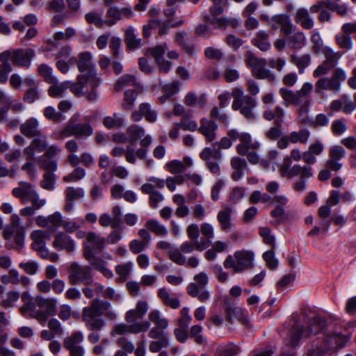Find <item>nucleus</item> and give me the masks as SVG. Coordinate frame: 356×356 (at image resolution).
<instances>
[{
    "mask_svg": "<svg viewBox=\"0 0 356 356\" xmlns=\"http://www.w3.org/2000/svg\"><path fill=\"white\" fill-rule=\"evenodd\" d=\"M52 245L57 250H65L67 252H71L75 248L74 240L63 232L55 235Z\"/></svg>",
    "mask_w": 356,
    "mask_h": 356,
    "instance_id": "5701e85b",
    "label": "nucleus"
},
{
    "mask_svg": "<svg viewBox=\"0 0 356 356\" xmlns=\"http://www.w3.org/2000/svg\"><path fill=\"white\" fill-rule=\"evenodd\" d=\"M202 327L201 325H193L188 332V337L193 339L196 343L199 345H205L207 343V338L202 334Z\"/></svg>",
    "mask_w": 356,
    "mask_h": 356,
    "instance_id": "8fccbe9b",
    "label": "nucleus"
},
{
    "mask_svg": "<svg viewBox=\"0 0 356 356\" xmlns=\"http://www.w3.org/2000/svg\"><path fill=\"white\" fill-rule=\"evenodd\" d=\"M87 241L90 244L86 247H92V249L96 251V254L102 251L106 243V238L92 232L88 234Z\"/></svg>",
    "mask_w": 356,
    "mask_h": 356,
    "instance_id": "4c0bfd02",
    "label": "nucleus"
},
{
    "mask_svg": "<svg viewBox=\"0 0 356 356\" xmlns=\"http://www.w3.org/2000/svg\"><path fill=\"white\" fill-rule=\"evenodd\" d=\"M254 254L249 250H238L234 252V257L228 255L223 264L225 268H232L234 273H241L250 269L253 266Z\"/></svg>",
    "mask_w": 356,
    "mask_h": 356,
    "instance_id": "6e6552de",
    "label": "nucleus"
},
{
    "mask_svg": "<svg viewBox=\"0 0 356 356\" xmlns=\"http://www.w3.org/2000/svg\"><path fill=\"white\" fill-rule=\"evenodd\" d=\"M166 49V44H164L163 45H158L153 48H149L147 50V53L152 56L160 71L163 73L169 72L172 67V63L165 60L163 58Z\"/></svg>",
    "mask_w": 356,
    "mask_h": 356,
    "instance_id": "6ab92c4d",
    "label": "nucleus"
},
{
    "mask_svg": "<svg viewBox=\"0 0 356 356\" xmlns=\"http://www.w3.org/2000/svg\"><path fill=\"white\" fill-rule=\"evenodd\" d=\"M284 110L280 106H277L274 112H268V120H275V127L268 130V138L277 139L282 134V124L283 122Z\"/></svg>",
    "mask_w": 356,
    "mask_h": 356,
    "instance_id": "aec40b11",
    "label": "nucleus"
},
{
    "mask_svg": "<svg viewBox=\"0 0 356 356\" xmlns=\"http://www.w3.org/2000/svg\"><path fill=\"white\" fill-rule=\"evenodd\" d=\"M187 38L188 35L186 32L182 31L177 33L175 40L178 45L180 46L186 53L190 56H193L196 53L195 45L188 42Z\"/></svg>",
    "mask_w": 356,
    "mask_h": 356,
    "instance_id": "e433bc0d",
    "label": "nucleus"
},
{
    "mask_svg": "<svg viewBox=\"0 0 356 356\" xmlns=\"http://www.w3.org/2000/svg\"><path fill=\"white\" fill-rule=\"evenodd\" d=\"M313 88L314 86L312 83L305 82L303 83L301 88L296 91L281 88L280 89V94L286 107L289 104L300 106L299 118L300 123L309 124V125L315 127H325L330 122V120L326 115L323 113L318 114L315 118V120L313 122H312L307 115L309 107L311 105V101L309 98V95L312 91Z\"/></svg>",
    "mask_w": 356,
    "mask_h": 356,
    "instance_id": "f03ea898",
    "label": "nucleus"
},
{
    "mask_svg": "<svg viewBox=\"0 0 356 356\" xmlns=\"http://www.w3.org/2000/svg\"><path fill=\"white\" fill-rule=\"evenodd\" d=\"M310 132L307 129H301L297 131H292L289 136V140L292 143H300L305 144L309 140Z\"/></svg>",
    "mask_w": 356,
    "mask_h": 356,
    "instance_id": "a18cd8bd",
    "label": "nucleus"
},
{
    "mask_svg": "<svg viewBox=\"0 0 356 356\" xmlns=\"http://www.w3.org/2000/svg\"><path fill=\"white\" fill-rule=\"evenodd\" d=\"M127 133L129 137V142L134 143L140 139L145 135V130L143 127L134 124L127 129Z\"/></svg>",
    "mask_w": 356,
    "mask_h": 356,
    "instance_id": "6e6d98bb",
    "label": "nucleus"
},
{
    "mask_svg": "<svg viewBox=\"0 0 356 356\" xmlns=\"http://www.w3.org/2000/svg\"><path fill=\"white\" fill-rule=\"evenodd\" d=\"M289 326L284 341L288 346L296 348L300 346L302 339L323 333L326 321L324 318L316 315L309 317L305 311H302L300 314L293 313L291 315Z\"/></svg>",
    "mask_w": 356,
    "mask_h": 356,
    "instance_id": "f257e3e1",
    "label": "nucleus"
},
{
    "mask_svg": "<svg viewBox=\"0 0 356 356\" xmlns=\"http://www.w3.org/2000/svg\"><path fill=\"white\" fill-rule=\"evenodd\" d=\"M168 346L169 339H152L149 345V350L153 353H160L163 348Z\"/></svg>",
    "mask_w": 356,
    "mask_h": 356,
    "instance_id": "0e129e2a",
    "label": "nucleus"
},
{
    "mask_svg": "<svg viewBox=\"0 0 356 356\" xmlns=\"http://www.w3.org/2000/svg\"><path fill=\"white\" fill-rule=\"evenodd\" d=\"M79 114L73 115L63 129L60 131L62 138H68L74 136L76 138L86 139L91 136L93 134V127L90 122H79Z\"/></svg>",
    "mask_w": 356,
    "mask_h": 356,
    "instance_id": "423d86ee",
    "label": "nucleus"
},
{
    "mask_svg": "<svg viewBox=\"0 0 356 356\" xmlns=\"http://www.w3.org/2000/svg\"><path fill=\"white\" fill-rule=\"evenodd\" d=\"M21 133L27 138H33L40 134L39 123L33 118H31L20 125Z\"/></svg>",
    "mask_w": 356,
    "mask_h": 356,
    "instance_id": "473e14b6",
    "label": "nucleus"
},
{
    "mask_svg": "<svg viewBox=\"0 0 356 356\" xmlns=\"http://www.w3.org/2000/svg\"><path fill=\"white\" fill-rule=\"evenodd\" d=\"M139 108L140 109L143 117L147 122L150 123L156 122L157 119V113L154 110L151 108L150 104L147 103H142L140 104Z\"/></svg>",
    "mask_w": 356,
    "mask_h": 356,
    "instance_id": "13d9d810",
    "label": "nucleus"
},
{
    "mask_svg": "<svg viewBox=\"0 0 356 356\" xmlns=\"http://www.w3.org/2000/svg\"><path fill=\"white\" fill-rule=\"evenodd\" d=\"M330 129L334 136H340L346 132L348 127L342 119H337L332 122Z\"/></svg>",
    "mask_w": 356,
    "mask_h": 356,
    "instance_id": "bf43d9fd",
    "label": "nucleus"
},
{
    "mask_svg": "<svg viewBox=\"0 0 356 356\" xmlns=\"http://www.w3.org/2000/svg\"><path fill=\"white\" fill-rule=\"evenodd\" d=\"M88 86H92V87L99 86V85L91 83L90 78H88L86 76L79 75L76 82L72 83L69 81L68 88L76 96L81 97L85 95L86 92H88Z\"/></svg>",
    "mask_w": 356,
    "mask_h": 356,
    "instance_id": "4be33fe9",
    "label": "nucleus"
},
{
    "mask_svg": "<svg viewBox=\"0 0 356 356\" xmlns=\"http://www.w3.org/2000/svg\"><path fill=\"white\" fill-rule=\"evenodd\" d=\"M3 61H6V67L10 70L12 64L16 67H22L29 68L31 65L32 59L35 56V52L31 48L10 49L0 53Z\"/></svg>",
    "mask_w": 356,
    "mask_h": 356,
    "instance_id": "39448f33",
    "label": "nucleus"
},
{
    "mask_svg": "<svg viewBox=\"0 0 356 356\" xmlns=\"http://www.w3.org/2000/svg\"><path fill=\"white\" fill-rule=\"evenodd\" d=\"M294 21L304 29H311L314 25L313 18L309 15L308 10L305 8H300L296 10Z\"/></svg>",
    "mask_w": 356,
    "mask_h": 356,
    "instance_id": "7c9ffc66",
    "label": "nucleus"
},
{
    "mask_svg": "<svg viewBox=\"0 0 356 356\" xmlns=\"http://www.w3.org/2000/svg\"><path fill=\"white\" fill-rule=\"evenodd\" d=\"M289 60L296 66L299 74H302L305 72V70L311 65L312 56L309 54H293L291 55Z\"/></svg>",
    "mask_w": 356,
    "mask_h": 356,
    "instance_id": "2f4dec72",
    "label": "nucleus"
},
{
    "mask_svg": "<svg viewBox=\"0 0 356 356\" xmlns=\"http://www.w3.org/2000/svg\"><path fill=\"white\" fill-rule=\"evenodd\" d=\"M31 145L39 152L44 151L47 147V137L40 133L38 136L33 137Z\"/></svg>",
    "mask_w": 356,
    "mask_h": 356,
    "instance_id": "774afa93",
    "label": "nucleus"
},
{
    "mask_svg": "<svg viewBox=\"0 0 356 356\" xmlns=\"http://www.w3.org/2000/svg\"><path fill=\"white\" fill-rule=\"evenodd\" d=\"M194 280L196 283L191 282L187 286V293L193 298H197L200 302L207 301L210 297L209 292L204 289L209 282L207 275L200 272L194 276Z\"/></svg>",
    "mask_w": 356,
    "mask_h": 356,
    "instance_id": "f8f14e48",
    "label": "nucleus"
},
{
    "mask_svg": "<svg viewBox=\"0 0 356 356\" xmlns=\"http://www.w3.org/2000/svg\"><path fill=\"white\" fill-rule=\"evenodd\" d=\"M232 96L234 98L232 108L234 111H239L248 120L254 118L253 109L256 106V100L252 97L244 95L241 88H235L232 92Z\"/></svg>",
    "mask_w": 356,
    "mask_h": 356,
    "instance_id": "0eeeda50",
    "label": "nucleus"
},
{
    "mask_svg": "<svg viewBox=\"0 0 356 356\" xmlns=\"http://www.w3.org/2000/svg\"><path fill=\"white\" fill-rule=\"evenodd\" d=\"M140 190L143 193L149 195V204L153 209H156L159 207V203L164 200L163 195L158 191L154 190L153 184L150 183L143 184Z\"/></svg>",
    "mask_w": 356,
    "mask_h": 356,
    "instance_id": "cd10ccee",
    "label": "nucleus"
},
{
    "mask_svg": "<svg viewBox=\"0 0 356 356\" xmlns=\"http://www.w3.org/2000/svg\"><path fill=\"white\" fill-rule=\"evenodd\" d=\"M287 44L291 49L300 50L303 48L307 43V38L305 33L296 28L292 30L289 35H286Z\"/></svg>",
    "mask_w": 356,
    "mask_h": 356,
    "instance_id": "bb28decb",
    "label": "nucleus"
},
{
    "mask_svg": "<svg viewBox=\"0 0 356 356\" xmlns=\"http://www.w3.org/2000/svg\"><path fill=\"white\" fill-rule=\"evenodd\" d=\"M52 86L49 87L48 90L49 95L51 97H61L63 93L65 92L69 87V81H64L60 83H58L56 81V83H51Z\"/></svg>",
    "mask_w": 356,
    "mask_h": 356,
    "instance_id": "09e8293b",
    "label": "nucleus"
},
{
    "mask_svg": "<svg viewBox=\"0 0 356 356\" xmlns=\"http://www.w3.org/2000/svg\"><path fill=\"white\" fill-rule=\"evenodd\" d=\"M241 352L238 346L229 343L225 345H220L214 352V356H236Z\"/></svg>",
    "mask_w": 356,
    "mask_h": 356,
    "instance_id": "58836bf2",
    "label": "nucleus"
},
{
    "mask_svg": "<svg viewBox=\"0 0 356 356\" xmlns=\"http://www.w3.org/2000/svg\"><path fill=\"white\" fill-rule=\"evenodd\" d=\"M270 24L273 29L280 27L281 32L284 35H289L292 33V30L295 29L289 15L287 14L273 15L271 18Z\"/></svg>",
    "mask_w": 356,
    "mask_h": 356,
    "instance_id": "412c9836",
    "label": "nucleus"
},
{
    "mask_svg": "<svg viewBox=\"0 0 356 356\" xmlns=\"http://www.w3.org/2000/svg\"><path fill=\"white\" fill-rule=\"evenodd\" d=\"M85 19L88 23L94 24L99 29H102L106 26V23L104 22L105 19H103L101 15L97 13L90 12L86 13Z\"/></svg>",
    "mask_w": 356,
    "mask_h": 356,
    "instance_id": "e2e57ef3",
    "label": "nucleus"
},
{
    "mask_svg": "<svg viewBox=\"0 0 356 356\" xmlns=\"http://www.w3.org/2000/svg\"><path fill=\"white\" fill-rule=\"evenodd\" d=\"M52 68L47 64H41L38 68V74L48 83H56V78L52 74Z\"/></svg>",
    "mask_w": 356,
    "mask_h": 356,
    "instance_id": "5fc2aeb1",
    "label": "nucleus"
},
{
    "mask_svg": "<svg viewBox=\"0 0 356 356\" xmlns=\"http://www.w3.org/2000/svg\"><path fill=\"white\" fill-rule=\"evenodd\" d=\"M232 209L227 207L218 212L217 219L220 224L221 229L223 232H230L234 227V224L231 220Z\"/></svg>",
    "mask_w": 356,
    "mask_h": 356,
    "instance_id": "c9c22d12",
    "label": "nucleus"
},
{
    "mask_svg": "<svg viewBox=\"0 0 356 356\" xmlns=\"http://www.w3.org/2000/svg\"><path fill=\"white\" fill-rule=\"evenodd\" d=\"M346 155V149L340 145H332L329 148L328 159L325 163L327 168L332 171H339L342 168L340 161Z\"/></svg>",
    "mask_w": 356,
    "mask_h": 356,
    "instance_id": "a211bd4d",
    "label": "nucleus"
},
{
    "mask_svg": "<svg viewBox=\"0 0 356 356\" xmlns=\"http://www.w3.org/2000/svg\"><path fill=\"white\" fill-rule=\"evenodd\" d=\"M324 150L323 144L316 140L309 145L308 149L302 153V160L309 166L316 163V156H320Z\"/></svg>",
    "mask_w": 356,
    "mask_h": 356,
    "instance_id": "b1692460",
    "label": "nucleus"
},
{
    "mask_svg": "<svg viewBox=\"0 0 356 356\" xmlns=\"http://www.w3.org/2000/svg\"><path fill=\"white\" fill-rule=\"evenodd\" d=\"M260 144L255 140H252L251 136L249 134V138L246 143L241 142L237 145V153L241 156H247L248 161L252 165L257 164L259 161L260 156L258 154V149Z\"/></svg>",
    "mask_w": 356,
    "mask_h": 356,
    "instance_id": "4468645a",
    "label": "nucleus"
},
{
    "mask_svg": "<svg viewBox=\"0 0 356 356\" xmlns=\"http://www.w3.org/2000/svg\"><path fill=\"white\" fill-rule=\"evenodd\" d=\"M329 348L330 345L327 342L320 343L319 341H314L305 356H323Z\"/></svg>",
    "mask_w": 356,
    "mask_h": 356,
    "instance_id": "3c124183",
    "label": "nucleus"
},
{
    "mask_svg": "<svg viewBox=\"0 0 356 356\" xmlns=\"http://www.w3.org/2000/svg\"><path fill=\"white\" fill-rule=\"evenodd\" d=\"M33 186L26 181H20L19 186L12 191L13 195L19 198L22 203L25 204L28 202V198L35 192Z\"/></svg>",
    "mask_w": 356,
    "mask_h": 356,
    "instance_id": "c85d7f7f",
    "label": "nucleus"
},
{
    "mask_svg": "<svg viewBox=\"0 0 356 356\" xmlns=\"http://www.w3.org/2000/svg\"><path fill=\"white\" fill-rule=\"evenodd\" d=\"M288 199L283 195H268V207L273 220L270 224L275 226L284 223L287 220L285 209Z\"/></svg>",
    "mask_w": 356,
    "mask_h": 356,
    "instance_id": "9d476101",
    "label": "nucleus"
},
{
    "mask_svg": "<svg viewBox=\"0 0 356 356\" xmlns=\"http://www.w3.org/2000/svg\"><path fill=\"white\" fill-rule=\"evenodd\" d=\"M146 228L156 236H163L168 234L167 229L154 219H149L145 223Z\"/></svg>",
    "mask_w": 356,
    "mask_h": 356,
    "instance_id": "49530a36",
    "label": "nucleus"
},
{
    "mask_svg": "<svg viewBox=\"0 0 356 356\" xmlns=\"http://www.w3.org/2000/svg\"><path fill=\"white\" fill-rule=\"evenodd\" d=\"M149 319L156 325V327L166 329L168 327V320L162 317L158 310L152 311L149 314Z\"/></svg>",
    "mask_w": 356,
    "mask_h": 356,
    "instance_id": "864d4df0",
    "label": "nucleus"
},
{
    "mask_svg": "<svg viewBox=\"0 0 356 356\" xmlns=\"http://www.w3.org/2000/svg\"><path fill=\"white\" fill-rule=\"evenodd\" d=\"M40 99L39 88H28L23 95L24 102L28 104H33Z\"/></svg>",
    "mask_w": 356,
    "mask_h": 356,
    "instance_id": "338daca9",
    "label": "nucleus"
},
{
    "mask_svg": "<svg viewBox=\"0 0 356 356\" xmlns=\"http://www.w3.org/2000/svg\"><path fill=\"white\" fill-rule=\"evenodd\" d=\"M175 125L185 131H195L197 130V124L195 121L193 120L191 116L188 114H185L181 121L175 124Z\"/></svg>",
    "mask_w": 356,
    "mask_h": 356,
    "instance_id": "de8ad7c7",
    "label": "nucleus"
},
{
    "mask_svg": "<svg viewBox=\"0 0 356 356\" xmlns=\"http://www.w3.org/2000/svg\"><path fill=\"white\" fill-rule=\"evenodd\" d=\"M107 19L104 21L107 26H113L118 21L123 19H131L134 16V12L130 7H124L122 9L116 6H110L106 10Z\"/></svg>",
    "mask_w": 356,
    "mask_h": 356,
    "instance_id": "f3484780",
    "label": "nucleus"
},
{
    "mask_svg": "<svg viewBox=\"0 0 356 356\" xmlns=\"http://www.w3.org/2000/svg\"><path fill=\"white\" fill-rule=\"evenodd\" d=\"M108 320L115 319L116 314L111 309L109 302L98 298L93 299L88 306L83 308L81 317L86 329L92 331L88 336V340L91 343H96L99 341L100 331L105 326V321L102 316Z\"/></svg>",
    "mask_w": 356,
    "mask_h": 356,
    "instance_id": "7ed1b4c3",
    "label": "nucleus"
},
{
    "mask_svg": "<svg viewBox=\"0 0 356 356\" xmlns=\"http://www.w3.org/2000/svg\"><path fill=\"white\" fill-rule=\"evenodd\" d=\"M252 44L262 51H267V33L265 31H258L251 41Z\"/></svg>",
    "mask_w": 356,
    "mask_h": 356,
    "instance_id": "603ef678",
    "label": "nucleus"
},
{
    "mask_svg": "<svg viewBox=\"0 0 356 356\" xmlns=\"http://www.w3.org/2000/svg\"><path fill=\"white\" fill-rule=\"evenodd\" d=\"M204 21L209 22L211 24L214 25L218 29H225L228 26L233 28L238 27L240 25V22L237 19L226 18V17H214L211 18L209 15L204 17Z\"/></svg>",
    "mask_w": 356,
    "mask_h": 356,
    "instance_id": "72a5a7b5",
    "label": "nucleus"
},
{
    "mask_svg": "<svg viewBox=\"0 0 356 356\" xmlns=\"http://www.w3.org/2000/svg\"><path fill=\"white\" fill-rule=\"evenodd\" d=\"M35 302L42 310L35 311L31 316L37 319L42 325H44L49 316H53L57 313V300L54 298L37 296Z\"/></svg>",
    "mask_w": 356,
    "mask_h": 356,
    "instance_id": "9b49d317",
    "label": "nucleus"
},
{
    "mask_svg": "<svg viewBox=\"0 0 356 356\" xmlns=\"http://www.w3.org/2000/svg\"><path fill=\"white\" fill-rule=\"evenodd\" d=\"M245 59L247 67L251 69L252 74L254 77L257 79H266L267 77L265 59L258 58L251 51H248L245 53Z\"/></svg>",
    "mask_w": 356,
    "mask_h": 356,
    "instance_id": "dca6fc26",
    "label": "nucleus"
},
{
    "mask_svg": "<svg viewBox=\"0 0 356 356\" xmlns=\"http://www.w3.org/2000/svg\"><path fill=\"white\" fill-rule=\"evenodd\" d=\"M302 158V153L298 148L293 149L289 156H286L284 158L283 162L281 165H278L275 163H272V168L273 170H275V166L279 167L280 175L282 177H286L289 179L297 177L299 174L302 172V177H312V168L307 165H300L296 164L292 165V160L298 162Z\"/></svg>",
    "mask_w": 356,
    "mask_h": 356,
    "instance_id": "20e7f679",
    "label": "nucleus"
},
{
    "mask_svg": "<svg viewBox=\"0 0 356 356\" xmlns=\"http://www.w3.org/2000/svg\"><path fill=\"white\" fill-rule=\"evenodd\" d=\"M148 310V304L146 301L140 300L137 302L136 308L127 312L125 320L127 323H132L142 318Z\"/></svg>",
    "mask_w": 356,
    "mask_h": 356,
    "instance_id": "c756f323",
    "label": "nucleus"
},
{
    "mask_svg": "<svg viewBox=\"0 0 356 356\" xmlns=\"http://www.w3.org/2000/svg\"><path fill=\"white\" fill-rule=\"evenodd\" d=\"M158 296L163 301V304L172 309H178L180 307V301L176 298L171 297L168 290L165 288H161L158 291Z\"/></svg>",
    "mask_w": 356,
    "mask_h": 356,
    "instance_id": "ea45409f",
    "label": "nucleus"
},
{
    "mask_svg": "<svg viewBox=\"0 0 356 356\" xmlns=\"http://www.w3.org/2000/svg\"><path fill=\"white\" fill-rule=\"evenodd\" d=\"M63 217L60 212L56 211L48 216V228L51 232H54L57 228L62 226Z\"/></svg>",
    "mask_w": 356,
    "mask_h": 356,
    "instance_id": "4d7b16f0",
    "label": "nucleus"
},
{
    "mask_svg": "<svg viewBox=\"0 0 356 356\" xmlns=\"http://www.w3.org/2000/svg\"><path fill=\"white\" fill-rule=\"evenodd\" d=\"M38 163L40 167L46 170V172L54 173L57 169L56 161L51 158L42 156L39 158Z\"/></svg>",
    "mask_w": 356,
    "mask_h": 356,
    "instance_id": "680f3d73",
    "label": "nucleus"
},
{
    "mask_svg": "<svg viewBox=\"0 0 356 356\" xmlns=\"http://www.w3.org/2000/svg\"><path fill=\"white\" fill-rule=\"evenodd\" d=\"M310 41L312 43V51L316 55L320 54L327 47L324 45L323 40L317 30H313L311 32Z\"/></svg>",
    "mask_w": 356,
    "mask_h": 356,
    "instance_id": "79ce46f5",
    "label": "nucleus"
},
{
    "mask_svg": "<svg viewBox=\"0 0 356 356\" xmlns=\"http://www.w3.org/2000/svg\"><path fill=\"white\" fill-rule=\"evenodd\" d=\"M124 41L129 49H135L141 46V39L136 38L134 29L131 26L127 28L125 32Z\"/></svg>",
    "mask_w": 356,
    "mask_h": 356,
    "instance_id": "c03bdc74",
    "label": "nucleus"
},
{
    "mask_svg": "<svg viewBox=\"0 0 356 356\" xmlns=\"http://www.w3.org/2000/svg\"><path fill=\"white\" fill-rule=\"evenodd\" d=\"M225 314L226 320L231 323L234 319L243 325H248L249 323L248 311L241 307L227 306L225 309Z\"/></svg>",
    "mask_w": 356,
    "mask_h": 356,
    "instance_id": "a878e982",
    "label": "nucleus"
},
{
    "mask_svg": "<svg viewBox=\"0 0 356 356\" xmlns=\"http://www.w3.org/2000/svg\"><path fill=\"white\" fill-rule=\"evenodd\" d=\"M85 259L89 262L91 269L97 270L108 279L112 278L113 272L106 266V261L101 257H96V251L92 247H85L83 251Z\"/></svg>",
    "mask_w": 356,
    "mask_h": 356,
    "instance_id": "2eb2a0df",
    "label": "nucleus"
},
{
    "mask_svg": "<svg viewBox=\"0 0 356 356\" xmlns=\"http://www.w3.org/2000/svg\"><path fill=\"white\" fill-rule=\"evenodd\" d=\"M68 280L70 284L91 285L93 282V275L90 266H82L79 263L72 262L67 268Z\"/></svg>",
    "mask_w": 356,
    "mask_h": 356,
    "instance_id": "1a4fd4ad",
    "label": "nucleus"
},
{
    "mask_svg": "<svg viewBox=\"0 0 356 356\" xmlns=\"http://www.w3.org/2000/svg\"><path fill=\"white\" fill-rule=\"evenodd\" d=\"M335 40L339 47L341 49L350 50L353 48V40L350 35L345 33H339L335 36Z\"/></svg>",
    "mask_w": 356,
    "mask_h": 356,
    "instance_id": "69168bd1",
    "label": "nucleus"
},
{
    "mask_svg": "<svg viewBox=\"0 0 356 356\" xmlns=\"http://www.w3.org/2000/svg\"><path fill=\"white\" fill-rule=\"evenodd\" d=\"M217 124L213 120L206 118L200 120V126L197 127L198 132L203 135L208 143L213 141L216 138Z\"/></svg>",
    "mask_w": 356,
    "mask_h": 356,
    "instance_id": "393cba45",
    "label": "nucleus"
},
{
    "mask_svg": "<svg viewBox=\"0 0 356 356\" xmlns=\"http://www.w3.org/2000/svg\"><path fill=\"white\" fill-rule=\"evenodd\" d=\"M77 67L79 71L90 78V83L95 85H99L100 79L97 76L95 66L92 62V55L90 52H81L78 56Z\"/></svg>",
    "mask_w": 356,
    "mask_h": 356,
    "instance_id": "ddd939ff",
    "label": "nucleus"
},
{
    "mask_svg": "<svg viewBox=\"0 0 356 356\" xmlns=\"http://www.w3.org/2000/svg\"><path fill=\"white\" fill-rule=\"evenodd\" d=\"M124 118L120 114L114 113L113 116H106L103 120V124L107 129H119L124 126Z\"/></svg>",
    "mask_w": 356,
    "mask_h": 356,
    "instance_id": "37998d69",
    "label": "nucleus"
},
{
    "mask_svg": "<svg viewBox=\"0 0 356 356\" xmlns=\"http://www.w3.org/2000/svg\"><path fill=\"white\" fill-rule=\"evenodd\" d=\"M321 54H322L325 57V60L323 62L333 68L337 65L339 60L342 56L341 52L334 51L330 47H326Z\"/></svg>",
    "mask_w": 356,
    "mask_h": 356,
    "instance_id": "a19ab883",
    "label": "nucleus"
},
{
    "mask_svg": "<svg viewBox=\"0 0 356 356\" xmlns=\"http://www.w3.org/2000/svg\"><path fill=\"white\" fill-rule=\"evenodd\" d=\"M324 90H329L337 93L340 90L337 87L330 77L325 76L318 79L315 83L316 93L321 94Z\"/></svg>",
    "mask_w": 356,
    "mask_h": 356,
    "instance_id": "f704fd0d",
    "label": "nucleus"
},
{
    "mask_svg": "<svg viewBox=\"0 0 356 356\" xmlns=\"http://www.w3.org/2000/svg\"><path fill=\"white\" fill-rule=\"evenodd\" d=\"M56 175L51 172H45L42 176L40 186L47 191H52L54 188Z\"/></svg>",
    "mask_w": 356,
    "mask_h": 356,
    "instance_id": "052dcab7",
    "label": "nucleus"
}]
</instances>
